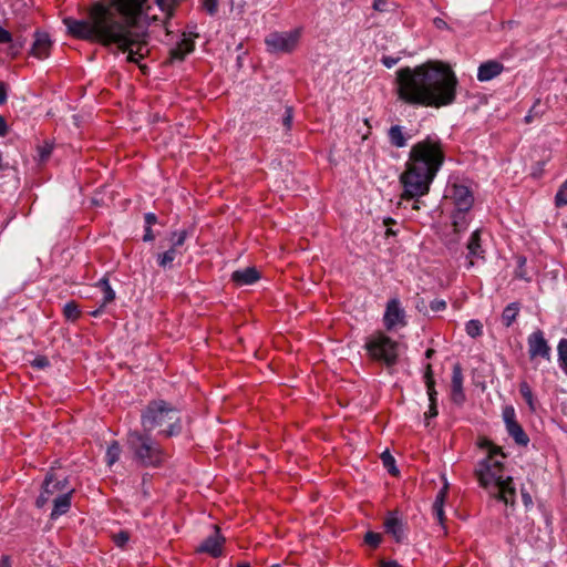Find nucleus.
Instances as JSON below:
<instances>
[{
  "label": "nucleus",
  "mask_w": 567,
  "mask_h": 567,
  "mask_svg": "<svg viewBox=\"0 0 567 567\" xmlns=\"http://www.w3.org/2000/svg\"><path fill=\"white\" fill-rule=\"evenodd\" d=\"M148 0H111L93 3L86 19L66 17L63 23L70 35L75 39L97 42L104 47L116 45L126 52V61L135 63L145 73L146 65L141 64L148 53V34L137 31L136 25L143 12H147Z\"/></svg>",
  "instance_id": "1"
},
{
  "label": "nucleus",
  "mask_w": 567,
  "mask_h": 567,
  "mask_svg": "<svg viewBox=\"0 0 567 567\" xmlns=\"http://www.w3.org/2000/svg\"><path fill=\"white\" fill-rule=\"evenodd\" d=\"M395 83L398 99L403 103L440 109L455 102L458 81L450 65L429 61L415 68H401Z\"/></svg>",
  "instance_id": "2"
},
{
  "label": "nucleus",
  "mask_w": 567,
  "mask_h": 567,
  "mask_svg": "<svg viewBox=\"0 0 567 567\" xmlns=\"http://www.w3.org/2000/svg\"><path fill=\"white\" fill-rule=\"evenodd\" d=\"M444 161V147L436 135H427L411 147L405 171L400 176V183L403 186L401 198L414 199L413 209H420L419 198L429 193Z\"/></svg>",
  "instance_id": "3"
},
{
  "label": "nucleus",
  "mask_w": 567,
  "mask_h": 567,
  "mask_svg": "<svg viewBox=\"0 0 567 567\" xmlns=\"http://www.w3.org/2000/svg\"><path fill=\"white\" fill-rule=\"evenodd\" d=\"M141 424L145 432L165 426L159 431L164 437L176 436L182 432V421L178 410L165 400H153L147 403L141 414Z\"/></svg>",
  "instance_id": "4"
},
{
  "label": "nucleus",
  "mask_w": 567,
  "mask_h": 567,
  "mask_svg": "<svg viewBox=\"0 0 567 567\" xmlns=\"http://www.w3.org/2000/svg\"><path fill=\"white\" fill-rule=\"evenodd\" d=\"M151 432L131 431L127 434V445L133 452L135 460H137L143 466H159L166 454L164 450L155 443L151 435Z\"/></svg>",
  "instance_id": "5"
},
{
  "label": "nucleus",
  "mask_w": 567,
  "mask_h": 567,
  "mask_svg": "<svg viewBox=\"0 0 567 567\" xmlns=\"http://www.w3.org/2000/svg\"><path fill=\"white\" fill-rule=\"evenodd\" d=\"M478 446L487 450V457L478 464L475 472L477 480L484 488L496 487L504 480L502 477L503 463L495 457L498 455L505 457V454L499 446L485 437L480 441Z\"/></svg>",
  "instance_id": "6"
},
{
  "label": "nucleus",
  "mask_w": 567,
  "mask_h": 567,
  "mask_svg": "<svg viewBox=\"0 0 567 567\" xmlns=\"http://www.w3.org/2000/svg\"><path fill=\"white\" fill-rule=\"evenodd\" d=\"M399 342L382 331H375L367 337L364 349L368 357L385 367H393L399 358Z\"/></svg>",
  "instance_id": "7"
},
{
  "label": "nucleus",
  "mask_w": 567,
  "mask_h": 567,
  "mask_svg": "<svg viewBox=\"0 0 567 567\" xmlns=\"http://www.w3.org/2000/svg\"><path fill=\"white\" fill-rule=\"evenodd\" d=\"M300 38V31L293 30L289 32H272L267 35L265 42L268 50L274 53H290L292 52Z\"/></svg>",
  "instance_id": "8"
},
{
  "label": "nucleus",
  "mask_w": 567,
  "mask_h": 567,
  "mask_svg": "<svg viewBox=\"0 0 567 567\" xmlns=\"http://www.w3.org/2000/svg\"><path fill=\"white\" fill-rule=\"evenodd\" d=\"M503 420L508 435L515 443L520 446H527L529 437L523 426L517 422L516 412L512 405H507L503 409Z\"/></svg>",
  "instance_id": "9"
},
{
  "label": "nucleus",
  "mask_w": 567,
  "mask_h": 567,
  "mask_svg": "<svg viewBox=\"0 0 567 567\" xmlns=\"http://www.w3.org/2000/svg\"><path fill=\"white\" fill-rule=\"evenodd\" d=\"M383 324L388 331L406 326L405 310L401 307V302L398 298H392L388 301L383 316Z\"/></svg>",
  "instance_id": "10"
},
{
  "label": "nucleus",
  "mask_w": 567,
  "mask_h": 567,
  "mask_svg": "<svg viewBox=\"0 0 567 567\" xmlns=\"http://www.w3.org/2000/svg\"><path fill=\"white\" fill-rule=\"evenodd\" d=\"M226 538L221 535L217 525L213 526V533L207 536L196 548V553L207 554L213 558H218L224 554Z\"/></svg>",
  "instance_id": "11"
},
{
  "label": "nucleus",
  "mask_w": 567,
  "mask_h": 567,
  "mask_svg": "<svg viewBox=\"0 0 567 567\" xmlns=\"http://www.w3.org/2000/svg\"><path fill=\"white\" fill-rule=\"evenodd\" d=\"M66 480L59 481L54 477L53 473H48L42 484V491L35 501V505L42 508L48 504L51 497L56 493L66 492Z\"/></svg>",
  "instance_id": "12"
},
{
  "label": "nucleus",
  "mask_w": 567,
  "mask_h": 567,
  "mask_svg": "<svg viewBox=\"0 0 567 567\" xmlns=\"http://www.w3.org/2000/svg\"><path fill=\"white\" fill-rule=\"evenodd\" d=\"M527 344L530 360L542 358L546 361H550V347L542 330H536L530 333L527 339Z\"/></svg>",
  "instance_id": "13"
},
{
  "label": "nucleus",
  "mask_w": 567,
  "mask_h": 567,
  "mask_svg": "<svg viewBox=\"0 0 567 567\" xmlns=\"http://www.w3.org/2000/svg\"><path fill=\"white\" fill-rule=\"evenodd\" d=\"M447 192V196L453 200L455 208L463 212H470L474 203V197L468 187L460 184H453L449 187Z\"/></svg>",
  "instance_id": "14"
},
{
  "label": "nucleus",
  "mask_w": 567,
  "mask_h": 567,
  "mask_svg": "<svg viewBox=\"0 0 567 567\" xmlns=\"http://www.w3.org/2000/svg\"><path fill=\"white\" fill-rule=\"evenodd\" d=\"M463 371L460 363L453 365L452 380H451V400L457 405H462L465 400V393L463 390Z\"/></svg>",
  "instance_id": "15"
},
{
  "label": "nucleus",
  "mask_w": 567,
  "mask_h": 567,
  "mask_svg": "<svg viewBox=\"0 0 567 567\" xmlns=\"http://www.w3.org/2000/svg\"><path fill=\"white\" fill-rule=\"evenodd\" d=\"M52 41L47 32L35 31L30 55L43 60L50 55Z\"/></svg>",
  "instance_id": "16"
},
{
  "label": "nucleus",
  "mask_w": 567,
  "mask_h": 567,
  "mask_svg": "<svg viewBox=\"0 0 567 567\" xmlns=\"http://www.w3.org/2000/svg\"><path fill=\"white\" fill-rule=\"evenodd\" d=\"M504 71V65L495 60L482 63L477 70V80L481 82L491 81Z\"/></svg>",
  "instance_id": "17"
},
{
  "label": "nucleus",
  "mask_w": 567,
  "mask_h": 567,
  "mask_svg": "<svg viewBox=\"0 0 567 567\" xmlns=\"http://www.w3.org/2000/svg\"><path fill=\"white\" fill-rule=\"evenodd\" d=\"M467 259L468 265L467 267L471 268L474 266V258L476 259H484L485 250L482 248L481 245V231L480 229H476L472 233L468 243H467Z\"/></svg>",
  "instance_id": "18"
},
{
  "label": "nucleus",
  "mask_w": 567,
  "mask_h": 567,
  "mask_svg": "<svg viewBox=\"0 0 567 567\" xmlns=\"http://www.w3.org/2000/svg\"><path fill=\"white\" fill-rule=\"evenodd\" d=\"M73 489H69L66 492H63L59 495H56L52 502H53V509L51 512V518L56 519L61 515H64L69 512L71 508V498H72Z\"/></svg>",
  "instance_id": "19"
},
{
  "label": "nucleus",
  "mask_w": 567,
  "mask_h": 567,
  "mask_svg": "<svg viewBox=\"0 0 567 567\" xmlns=\"http://www.w3.org/2000/svg\"><path fill=\"white\" fill-rule=\"evenodd\" d=\"M260 275L255 267H247L245 269L236 270L231 274V281L237 286L252 285L258 281Z\"/></svg>",
  "instance_id": "20"
},
{
  "label": "nucleus",
  "mask_w": 567,
  "mask_h": 567,
  "mask_svg": "<svg viewBox=\"0 0 567 567\" xmlns=\"http://www.w3.org/2000/svg\"><path fill=\"white\" fill-rule=\"evenodd\" d=\"M385 533L390 534L396 543H401L404 538L403 524L395 513H390L384 520Z\"/></svg>",
  "instance_id": "21"
},
{
  "label": "nucleus",
  "mask_w": 567,
  "mask_h": 567,
  "mask_svg": "<svg viewBox=\"0 0 567 567\" xmlns=\"http://www.w3.org/2000/svg\"><path fill=\"white\" fill-rule=\"evenodd\" d=\"M194 42L190 39H183L177 45L169 51L168 62H182L185 56L194 50Z\"/></svg>",
  "instance_id": "22"
},
{
  "label": "nucleus",
  "mask_w": 567,
  "mask_h": 567,
  "mask_svg": "<svg viewBox=\"0 0 567 567\" xmlns=\"http://www.w3.org/2000/svg\"><path fill=\"white\" fill-rule=\"evenodd\" d=\"M497 488L498 498L506 505H514L515 503V487L513 486L512 477L505 478L502 483L495 487Z\"/></svg>",
  "instance_id": "23"
},
{
  "label": "nucleus",
  "mask_w": 567,
  "mask_h": 567,
  "mask_svg": "<svg viewBox=\"0 0 567 567\" xmlns=\"http://www.w3.org/2000/svg\"><path fill=\"white\" fill-rule=\"evenodd\" d=\"M424 382H425L426 392L429 395V401L432 403H437V399H436L437 392L435 390V380H434L433 369H432L431 363H427L425 365Z\"/></svg>",
  "instance_id": "24"
},
{
  "label": "nucleus",
  "mask_w": 567,
  "mask_h": 567,
  "mask_svg": "<svg viewBox=\"0 0 567 567\" xmlns=\"http://www.w3.org/2000/svg\"><path fill=\"white\" fill-rule=\"evenodd\" d=\"M520 311L519 302H512L507 305L502 312V323L508 328L511 327Z\"/></svg>",
  "instance_id": "25"
},
{
  "label": "nucleus",
  "mask_w": 567,
  "mask_h": 567,
  "mask_svg": "<svg viewBox=\"0 0 567 567\" xmlns=\"http://www.w3.org/2000/svg\"><path fill=\"white\" fill-rule=\"evenodd\" d=\"M446 494H447V485L445 484L444 487L439 491V493L435 497V501L433 503V514L441 524H443L444 518H445L443 506H444V501H445Z\"/></svg>",
  "instance_id": "26"
},
{
  "label": "nucleus",
  "mask_w": 567,
  "mask_h": 567,
  "mask_svg": "<svg viewBox=\"0 0 567 567\" xmlns=\"http://www.w3.org/2000/svg\"><path fill=\"white\" fill-rule=\"evenodd\" d=\"M388 137L392 146L402 148L406 145V137L404 136L403 128L400 125H392L389 128Z\"/></svg>",
  "instance_id": "27"
},
{
  "label": "nucleus",
  "mask_w": 567,
  "mask_h": 567,
  "mask_svg": "<svg viewBox=\"0 0 567 567\" xmlns=\"http://www.w3.org/2000/svg\"><path fill=\"white\" fill-rule=\"evenodd\" d=\"M95 286L99 287L103 292L102 307H105L106 305L114 301L116 295L115 291L112 289L106 276L101 278Z\"/></svg>",
  "instance_id": "28"
},
{
  "label": "nucleus",
  "mask_w": 567,
  "mask_h": 567,
  "mask_svg": "<svg viewBox=\"0 0 567 567\" xmlns=\"http://www.w3.org/2000/svg\"><path fill=\"white\" fill-rule=\"evenodd\" d=\"M468 212L458 210L457 208L452 215V225L455 233H460L466 229L468 225V218H467Z\"/></svg>",
  "instance_id": "29"
},
{
  "label": "nucleus",
  "mask_w": 567,
  "mask_h": 567,
  "mask_svg": "<svg viewBox=\"0 0 567 567\" xmlns=\"http://www.w3.org/2000/svg\"><path fill=\"white\" fill-rule=\"evenodd\" d=\"M9 48H8V54L14 59L17 58L21 50L25 47L27 44V38L22 34H18L16 35L14 38L12 37V40L11 42H9Z\"/></svg>",
  "instance_id": "30"
},
{
  "label": "nucleus",
  "mask_w": 567,
  "mask_h": 567,
  "mask_svg": "<svg viewBox=\"0 0 567 567\" xmlns=\"http://www.w3.org/2000/svg\"><path fill=\"white\" fill-rule=\"evenodd\" d=\"M184 0H155V3L165 13L166 19H171L174 16L175 9Z\"/></svg>",
  "instance_id": "31"
},
{
  "label": "nucleus",
  "mask_w": 567,
  "mask_h": 567,
  "mask_svg": "<svg viewBox=\"0 0 567 567\" xmlns=\"http://www.w3.org/2000/svg\"><path fill=\"white\" fill-rule=\"evenodd\" d=\"M177 255H182L181 250H177L173 247L167 249L166 251L157 255V264L162 268H166L171 266V264L175 260Z\"/></svg>",
  "instance_id": "32"
},
{
  "label": "nucleus",
  "mask_w": 567,
  "mask_h": 567,
  "mask_svg": "<svg viewBox=\"0 0 567 567\" xmlns=\"http://www.w3.org/2000/svg\"><path fill=\"white\" fill-rule=\"evenodd\" d=\"M121 446L117 441H112L111 444L107 446L106 454H105V461L109 466H112L114 463H116L121 455Z\"/></svg>",
  "instance_id": "33"
},
{
  "label": "nucleus",
  "mask_w": 567,
  "mask_h": 567,
  "mask_svg": "<svg viewBox=\"0 0 567 567\" xmlns=\"http://www.w3.org/2000/svg\"><path fill=\"white\" fill-rule=\"evenodd\" d=\"M63 315L68 320L76 321L81 316L79 305L75 301L66 302L63 307Z\"/></svg>",
  "instance_id": "34"
},
{
  "label": "nucleus",
  "mask_w": 567,
  "mask_h": 567,
  "mask_svg": "<svg viewBox=\"0 0 567 567\" xmlns=\"http://www.w3.org/2000/svg\"><path fill=\"white\" fill-rule=\"evenodd\" d=\"M519 393L523 396V399L525 400V402L527 403V405L529 406V409L532 411H534L535 410V401H534L533 391L526 381H522L519 383Z\"/></svg>",
  "instance_id": "35"
},
{
  "label": "nucleus",
  "mask_w": 567,
  "mask_h": 567,
  "mask_svg": "<svg viewBox=\"0 0 567 567\" xmlns=\"http://www.w3.org/2000/svg\"><path fill=\"white\" fill-rule=\"evenodd\" d=\"M558 361L561 370L567 374V339H561L557 347Z\"/></svg>",
  "instance_id": "36"
},
{
  "label": "nucleus",
  "mask_w": 567,
  "mask_h": 567,
  "mask_svg": "<svg viewBox=\"0 0 567 567\" xmlns=\"http://www.w3.org/2000/svg\"><path fill=\"white\" fill-rule=\"evenodd\" d=\"M187 237H188V231L185 229L179 230V231H173L169 237V240L172 243L171 247L179 250L184 246Z\"/></svg>",
  "instance_id": "37"
},
{
  "label": "nucleus",
  "mask_w": 567,
  "mask_h": 567,
  "mask_svg": "<svg viewBox=\"0 0 567 567\" xmlns=\"http://www.w3.org/2000/svg\"><path fill=\"white\" fill-rule=\"evenodd\" d=\"M466 333L472 338H477L483 333V324L480 320L472 319L465 324Z\"/></svg>",
  "instance_id": "38"
},
{
  "label": "nucleus",
  "mask_w": 567,
  "mask_h": 567,
  "mask_svg": "<svg viewBox=\"0 0 567 567\" xmlns=\"http://www.w3.org/2000/svg\"><path fill=\"white\" fill-rule=\"evenodd\" d=\"M381 460L383 462L384 467L389 471L390 474L398 475L399 471L394 465V457L388 451L382 453Z\"/></svg>",
  "instance_id": "39"
},
{
  "label": "nucleus",
  "mask_w": 567,
  "mask_h": 567,
  "mask_svg": "<svg viewBox=\"0 0 567 567\" xmlns=\"http://www.w3.org/2000/svg\"><path fill=\"white\" fill-rule=\"evenodd\" d=\"M53 146L52 144L44 142L42 145L38 146V159L40 163H44L48 161L52 153Z\"/></svg>",
  "instance_id": "40"
},
{
  "label": "nucleus",
  "mask_w": 567,
  "mask_h": 567,
  "mask_svg": "<svg viewBox=\"0 0 567 567\" xmlns=\"http://www.w3.org/2000/svg\"><path fill=\"white\" fill-rule=\"evenodd\" d=\"M382 540V536L379 533L368 532L364 536V542L372 548H377Z\"/></svg>",
  "instance_id": "41"
},
{
  "label": "nucleus",
  "mask_w": 567,
  "mask_h": 567,
  "mask_svg": "<svg viewBox=\"0 0 567 567\" xmlns=\"http://www.w3.org/2000/svg\"><path fill=\"white\" fill-rule=\"evenodd\" d=\"M202 8L209 16H215L218 11V0H202Z\"/></svg>",
  "instance_id": "42"
},
{
  "label": "nucleus",
  "mask_w": 567,
  "mask_h": 567,
  "mask_svg": "<svg viewBox=\"0 0 567 567\" xmlns=\"http://www.w3.org/2000/svg\"><path fill=\"white\" fill-rule=\"evenodd\" d=\"M50 365V361L45 355H38L31 361V367L42 370Z\"/></svg>",
  "instance_id": "43"
},
{
  "label": "nucleus",
  "mask_w": 567,
  "mask_h": 567,
  "mask_svg": "<svg viewBox=\"0 0 567 567\" xmlns=\"http://www.w3.org/2000/svg\"><path fill=\"white\" fill-rule=\"evenodd\" d=\"M130 535L127 532H120L113 536V540L118 547H124Z\"/></svg>",
  "instance_id": "44"
},
{
  "label": "nucleus",
  "mask_w": 567,
  "mask_h": 567,
  "mask_svg": "<svg viewBox=\"0 0 567 567\" xmlns=\"http://www.w3.org/2000/svg\"><path fill=\"white\" fill-rule=\"evenodd\" d=\"M430 308L434 312L443 311L446 309V301L443 299H434L430 302Z\"/></svg>",
  "instance_id": "45"
},
{
  "label": "nucleus",
  "mask_w": 567,
  "mask_h": 567,
  "mask_svg": "<svg viewBox=\"0 0 567 567\" xmlns=\"http://www.w3.org/2000/svg\"><path fill=\"white\" fill-rule=\"evenodd\" d=\"M293 113L291 107H286L285 115L282 117V124L287 130H290L292 124Z\"/></svg>",
  "instance_id": "46"
},
{
  "label": "nucleus",
  "mask_w": 567,
  "mask_h": 567,
  "mask_svg": "<svg viewBox=\"0 0 567 567\" xmlns=\"http://www.w3.org/2000/svg\"><path fill=\"white\" fill-rule=\"evenodd\" d=\"M565 192L566 190H563L561 187L557 192V194L555 196V204H556L557 207H561V206L567 205V196H566Z\"/></svg>",
  "instance_id": "47"
},
{
  "label": "nucleus",
  "mask_w": 567,
  "mask_h": 567,
  "mask_svg": "<svg viewBox=\"0 0 567 567\" xmlns=\"http://www.w3.org/2000/svg\"><path fill=\"white\" fill-rule=\"evenodd\" d=\"M400 61V58H393V56H390V55H384L382 56L381 59V62L384 66H386L388 69H391L392 66H394L398 62Z\"/></svg>",
  "instance_id": "48"
},
{
  "label": "nucleus",
  "mask_w": 567,
  "mask_h": 567,
  "mask_svg": "<svg viewBox=\"0 0 567 567\" xmlns=\"http://www.w3.org/2000/svg\"><path fill=\"white\" fill-rule=\"evenodd\" d=\"M372 7L375 11L384 12L388 10V0H374Z\"/></svg>",
  "instance_id": "49"
},
{
  "label": "nucleus",
  "mask_w": 567,
  "mask_h": 567,
  "mask_svg": "<svg viewBox=\"0 0 567 567\" xmlns=\"http://www.w3.org/2000/svg\"><path fill=\"white\" fill-rule=\"evenodd\" d=\"M11 40L12 34L8 30L0 27V43H9Z\"/></svg>",
  "instance_id": "50"
},
{
  "label": "nucleus",
  "mask_w": 567,
  "mask_h": 567,
  "mask_svg": "<svg viewBox=\"0 0 567 567\" xmlns=\"http://www.w3.org/2000/svg\"><path fill=\"white\" fill-rule=\"evenodd\" d=\"M520 494H522V501H523L525 507L529 508L533 505V499H532L530 494L527 491H525L524 488H522Z\"/></svg>",
  "instance_id": "51"
},
{
  "label": "nucleus",
  "mask_w": 567,
  "mask_h": 567,
  "mask_svg": "<svg viewBox=\"0 0 567 567\" xmlns=\"http://www.w3.org/2000/svg\"><path fill=\"white\" fill-rule=\"evenodd\" d=\"M145 226L152 227L157 223V217L154 213H146L144 216Z\"/></svg>",
  "instance_id": "52"
},
{
  "label": "nucleus",
  "mask_w": 567,
  "mask_h": 567,
  "mask_svg": "<svg viewBox=\"0 0 567 567\" xmlns=\"http://www.w3.org/2000/svg\"><path fill=\"white\" fill-rule=\"evenodd\" d=\"M7 92L8 85L0 81V104H4L7 102Z\"/></svg>",
  "instance_id": "53"
},
{
  "label": "nucleus",
  "mask_w": 567,
  "mask_h": 567,
  "mask_svg": "<svg viewBox=\"0 0 567 567\" xmlns=\"http://www.w3.org/2000/svg\"><path fill=\"white\" fill-rule=\"evenodd\" d=\"M437 403L430 402L429 411L425 413L426 417H435L437 415Z\"/></svg>",
  "instance_id": "54"
},
{
  "label": "nucleus",
  "mask_w": 567,
  "mask_h": 567,
  "mask_svg": "<svg viewBox=\"0 0 567 567\" xmlns=\"http://www.w3.org/2000/svg\"><path fill=\"white\" fill-rule=\"evenodd\" d=\"M155 239V235L152 230V227L145 226V234L143 236L144 241H153Z\"/></svg>",
  "instance_id": "55"
},
{
  "label": "nucleus",
  "mask_w": 567,
  "mask_h": 567,
  "mask_svg": "<svg viewBox=\"0 0 567 567\" xmlns=\"http://www.w3.org/2000/svg\"><path fill=\"white\" fill-rule=\"evenodd\" d=\"M433 24L440 30L447 28V23L441 18H435Z\"/></svg>",
  "instance_id": "56"
},
{
  "label": "nucleus",
  "mask_w": 567,
  "mask_h": 567,
  "mask_svg": "<svg viewBox=\"0 0 567 567\" xmlns=\"http://www.w3.org/2000/svg\"><path fill=\"white\" fill-rule=\"evenodd\" d=\"M525 262H526V259H525V258H520V259H519V269L516 271V277L522 278V279H525V280H528V279L525 277L524 271L522 270V267H523V265H524Z\"/></svg>",
  "instance_id": "57"
},
{
  "label": "nucleus",
  "mask_w": 567,
  "mask_h": 567,
  "mask_svg": "<svg viewBox=\"0 0 567 567\" xmlns=\"http://www.w3.org/2000/svg\"><path fill=\"white\" fill-rule=\"evenodd\" d=\"M8 132V125L6 123V120L0 116V136H4Z\"/></svg>",
  "instance_id": "58"
},
{
  "label": "nucleus",
  "mask_w": 567,
  "mask_h": 567,
  "mask_svg": "<svg viewBox=\"0 0 567 567\" xmlns=\"http://www.w3.org/2000/svg\"><path fill=\"white\" fill-rule=\"evenodd\" d=\"M0 567H11V559L9 556H2L0 559Z\"/></svg>",
  "instance_id": "59"
},
{
  "label": "nucleus",
  "mask_w": 567,
  "mask_h": 567,
  "mask_svg": "<svg viewBox=\"0 0 567 567\" xmlns=\"http://www.w3.org/2000/svg\"><path fill=\"white\" fill-rule=\"evenodd\" d=\"M380 567H400V565L392 560V561H382Z\"/></svg>",
  "instance_id": "60"
},
{
  "label": "nucleus",
  "mask_w": 567,
  "mask_h": 567,
  "mask_svg": "<svg viewBox=\"0 0 567 567\" xmlns=\"http://www.w3.org/2000/svg\"><path fill=\"white\" fill-rule=\"evenodd\" d=\"M103 310H104V307H102V305H101L97 309H95V310L91 311V312H90V316H92V317H95V318H96V317H99V316H101V315H102Z\"/></svg>",
  "instance_id": "61"
},
{
  "label": "nucleus",
  "mask_w": 567,
  "mask_h": 567,
  "mask_svg": "<svg viewBox=\"0 0 567 567\" xmlns=\"http://www.w3.org/2000/svg\"><path fill=\"white\" fill-rule=\"evenodd\" d=\"M434 352H435V351H434L433 349H427V350H426V352H425V357H426L427 359H430V358L434 354Z\"/></svg>",
  "instance_id": "62"
},
{
  "label": "nucleus",
  "mask_w": 567,
  "mask_h": 567,
  "mask_svg": "<svg viewBox=\"0 0 567 567\" xmlns=\"http://www.w3.org/2000/svg\"><path fill=\"white\" fill-rule=\"evenodd\" d=\"M391 224H395V221L392 218L384 219V225L389 226Z\"/></svg>",
  "instance_id": "63"
},
{
  "label": "nucleus",
  "mask_w": 567,
  "mask_h": 567,
  "mask_svg": "<svg viewBox=\"0 0 567 567\" xmlns=\"http://www.w3.org/2000/svg\"><path fill=\"white\" fill-rule=\"evenodd\" d=\"M237 567H250L248 563H239Z\"/></svg>",
  "instance_id": "64"
}]
</instances>
